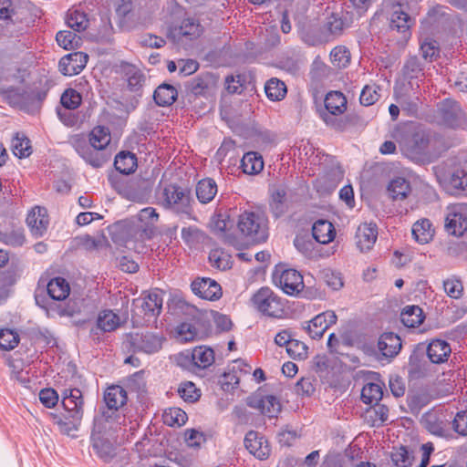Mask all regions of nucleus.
Segmentation results:
<instances>
[{
  "label": "nucleus",
  "mask_w": 467,
  "mask_h": 467,
  "mask_svg": "<svg viewBox=\"0 0 467 467\" xmlns=\"http://www.w3.org/2000/svg\"><path fill=\"white\" fill-rule=\"evenodd\" d=\"M110 142V133L108 128L103 126L95 127L89 133V143L85 140L76 139L73 142L78 154L92 167L99 168L106 161L104 153L99 152Z\"/></svg>",
  "instance_id": "1"
},
{
  "label": "nucleus",
  "mask_w": 467,
  "mask_h": 467,
  "mask_svg": "<svg viewBox=\"0 0 467 467\" xmlns=\"http://www.w3.org/2000/svg\"><path fill=\"white\" fill-rule=\"evenodd\" d=\"M236 229L246 243H262L268 238V221L258 212L244 211L239 214Z\"/></svg>",
  "instance_id": "2"
},
{
  "label": "nucleus",
  "mask_w": 467,
  "mask_h": 467,
  "mask_svg": "<svg viewBox=\"0 0 467 467\" xmlns=\"http://www.w3.org/2000/svg\"><path fill=\"white\" fill-rule=\"evenodd\" d=\"M252 306L265 316L280 318L285 315V302L269 287H261L251 298Z\"/></svg>",
  "instance_id": "3"
},
{
  "label": "nucleus",
  "mask_w": 467,
  "mask_h": 467,
  "mask_svg": "<svg viewBox=\"0 0 467 467\" xmlns=\"http://www.w3.org/2000/svg\"><path fill=\"white\" fill-rule=\"evenodd\" d=\"M159 202L165 209L176 213L190 214L192 211L190 193L180 186H165L158 196Z\"/></svg>",
  "instance_id": "4"
},
{
  "label": "nucleus",
  "mask_w": 467,
  "mask_h": 467,
  "mask_svg": "<svg viewBox=\"0 0 467 467\" xmlns=\"http://www.w3.org/2000/svg\"><path fill=\"white\" fill-rule=\"evenodd\" d=\"M435 119L440 125L448 128H467L466 114L459 103L452 99H445L440 103Z\"/></svg>",
  "instance_id": "5"
},
{
  "label": "nucleus",
  "mask_w": 467,
  "mask_h": 467,
  "mask_svg": "<svg viewBox=\"0 0 467 467\" xmlns=\"http://www.w3.org/2000/svg\"><path fill=\"white\" fill-rule=\"evenodd\" d=\"M419 0H397L392 5L390 15V28L398 32L403 33L404 37L410 35V28L414 21L408 14Z\"/></svg>",
  "instance_id": "6"
},
{
  "label": "nucleus",
  "mask_w": 467,
  "mask_h": 467,
  "mask_svg": "<svg viewBox=\"0 0 467 467\" xmlns=\"http://www.w3.org/2000/svg\"><path fill=\"white\" fill-rule=\"evenodd\" d=\"M273 281L289 296L298 295L305 286L303 276L295 269H275Z\"/></svg>",
  "instance_id": "7"
},
{
  "label": "nucleus",
  "mask_w": 467,
  "mask_h": 467,
  "mask_svg": "<svg viewBox=\"0 0 467 467\" xmlns=\"http://www.w3.org/2000/svg\"><path fill=\"white\" fill-rule=\"evenodd\" d=\"M445 228L450 234L461 236L467 230V206L456 204L448 208Z\"/></svg>",
  "instance_id": "8"
},
{
  "label": "nucleus",
  "mask_w": 467,
  "mask_h": 467,
  "mask_svg": "<svg viewBox=\"0 0 467 467\" xmlns=\"http://www.w3.org/2000/svg\"><path fill=\"white\" fill-rule=\"evenodd\" d=\"M246 403L250 408L257 410L269 418L275 417L281 410V403L275 396L263 395L262 392H255L249 396Z\"/></svg>",
  "instance_id": "9"
},
{
  "label": "nucleus",
  "mask_w": 467,
  "mask_h": 467,
  "mask_svg": "<svg viewBox=\"0 0 467 467\" xmlns=\"http://www.w3.org/2000/svg\"><path fill=\"white\" fill-rule=\"evenodd\" d=\"M429 137L424 131L409 133L400 140L401 150L411 159L420 157L425 153L429 145Z\"/></svg>",
  "instance_id": "10"
},
{
  "label": "nucleus",
  "mask_w": 467,
  "mask_h": 467,
  "mask_svg": "<svg viewBox=\"0 0 467 467\" xmlns=\"http://www.w3.org/2000/svg\"><path fill=\"white\" fill-rule=\"evenodd\" d=\"M26 224L33 236L36 238L42 237L47 233L49 225L47 209L41 206L32 208L27 213Z\"/></svg>",
  "instance_id": "11"
},
{
  "label": "nucleus",
  "mask_w": 467,
  "mask_h": 467,
  "mask_svg": "<svg viewBox=\"0 0 467 467\" xmlns=\"http://www.w3.org/2000/svg\"><path fill=\"white\" fill-rule=\"evenodd\" d=\"M434 172L441 184L462 190L467 188V171L463 169L457 168L452 171H448L445 166L439 165L434 168Z\"/></svg>",
  "instance_id": "12"
},
{
  "label": "nucleus",
  "mask_w": 467,
  "mask_h": 467,
  "mask_svg": "<svg viewBox=\"0 0 467 467\" xmlns=\"http://www.w3.org/2000/svg\"><path fill=\"white\" fill-rule=\"evenodd\" d=\"M88 56L83 52H75L63 57L58 64L60 72L65 76L78 75L86 67Z\"/></svg>",
  "instance_id": "13"
},
{
  "label": "nucleus",
  "mask_w": 467,
  "mask_h": 467,
  "mask_svg": "<svg viewBox=\"0 0 467 467\" xmlns=\"http://www.w3.org/2000/svg\"><path fill=\"white\" fill-rule=\"evenodd\" d=\"M378 238V227L372 223H361L356 232L355 241L360 252L369 251Z\"/></svg>",
  "instance_id": "14"
},
{
  "label": "nucleus",
  "mask_w": 467,
  "mask_h": 467,
  "mask_svg": "<svg viewBox=\"0 0 467 467\" xmlns=\"http://www.w3.org/2000/svg\"><path fill=\"white\" fill-rule=\"evenodd\" d=\"M337 317L334 311H326L317 315L307 325L306 329L309 336L317 339L320 338L326 330L336 324Z\"/></svg>",
  "instance_id": "15"
},
{
  "label": "nucleus",
  "mask_w": 467,
  "mask_h": 467,
  "mask_svg": "<svg viewBox=\"0 0 467 467\" xmlns=\"http://www.w3.org/2000/svg\"><path fill=\"white\" fill-rule=\"evenodd\" d=\"M192 292L206 300H217L222 296L221 285L211 278H202L192 283Z\"/></svg>",
  "instance_id": "16"
},
{
  "label": "nucleus",
  "mask_w": 467,
  "mask_h": 467,
  "mask_svg": "<svg viewBox=\"0 0 467 467\" xmlns=\"http://www.w3.org/2000/svg\"><path fill=\"white\" fill-rule=\"evenodd\" d=\"M203 33V26L200 21L195 17L184 18L178 27L172 31L174 37L179 40H194L202 36Z\"/></svg>",
  "instance_id": "17"
},
{
  "label": "nucleus",
  "mask_w": 467,
  "mask_h": 467,
  "mask_svg": "<svg viewBox=\"0 0 467 467\" xmlns=\"http://www.w3.org/2000/svg\"><path fill=\"white\" fill-rule=\"evenodd\" d=\"M234 223L230 217L225 213H219L212 217L210 228L212 232L219 238L233 244L235 235L233 232Z\"/></svg>",
  "instance_id": "18"
},
{
  "label": "nucleus",
  "mask_w": 467,
  "mask_h": 467,
  "mask_svg": "<svg viewBox=\"0 0 467 467\" xmlns=\"http://www.w3.org/2000/svg\"><path fill=\"white\" fill-rule=\"evenodd\" d=\"M244 446L251 454L259 460H265L270 455L268 441L259 436L256 431H250L246 433Z\"/></svg>",
  "instance_id": "19"
},
{
  "label": "nucleus",
  "mask_w": 467,
  "mask_h": 467,
  "mask_svg": "<svg viewBox=\"0 0 467 467\" xmlns=\"http://www.w3.org/2000/svg\"><path fill=\"white\" fill-rule=\"evenodd\" d=\"M131 344L136 351L151 354L161 348V338L151 333L131 336Z\"/></svg>",
  "instance_id": "20"
},
{
  "label": "nucleus",
  "mask_w": 467,
  "mask_h": 467,
  "mask_svg": "<svg viewBox=\"0 0 467 467\" xmlns=\"http://www.w3.org/2000/svg\"><path fill=\"white\" fill-rule=\"evenodd\" d=\"M451 353L450 344L442 339H432L427 348V356L431 363H445Z\"/></svg>",
  "instance_id": "21"
},
{
  "label": "nucleus",
  "mask_w": 467,
  "mask_h": 467,
  "mask_svg": "<svg viewBox=\"0 0 467 467\" xmlns=\"http://www.w3.org/2000/svg\"><path fill=\"white\" fill-rule=\"evenodd\" d=\"M410 182L404 177L397 176L392 178L387 186L388 196L393 201H403L411 193Z\"/></svg>",
  "instance_id": "22"
},
{
  "label": "nucleus",
  "mask_w": 467,
  "mask_h": 467,
  "mask_svg": "<svg viewBox=\"0 0 467 467\" xmlns=\"http://www.w3.org/2000/svg\"><path fill=\"white\" fill-rule=\"evenodd\" d=\"M337 232L332 224L327 220H317L312 226L313 238L321 244H327L331 243L336 237Z\"/></svg>",
  "instance_id": "23"
},
{
  "label": "nucleus",
  "mask_w": 467,
  "mask_h": 467,
  "mask_svg": "<svg viewBox=\"0 0 467 467\" xmlns=\"http://www.w3.org/2000/svg\"><path fill=\"white\" fill-rule=\"evenodd\" d=\"M82 418V412L78 410L74 413H68V415L64 417H56V423L61 433L74 437L75 432L78 431Z\"/></svg>",
  "instance_id": "24"
},
{
  "label": "nucleus",
  "mask_w": 467,
  "mask_h": 467,
  "mask_svg": "<svg viewBox=\"0 0 467 467\" xmlns=\"http://www.w3.org/2000/svg\"><path fill=\"white\" fill-rule=\"evenodd\" d=\"M378 348L383 356L392 358L400 350L401 340L394 333H384L379 339Z\"/></svg>",
  "instance_id": "25"
},
{
  "label": "nucleus",
  "mask_w": 467,
  "mask_h": 467,
  "mask_svg": "<svg viewBox=\"0 0 467 467\" xmlns=\"http://www.w3.org/2000/svg\"><path fill=\"white\" fill-rule=\"evenodd\" d=\"M62 405L68 413H74L78 410L83 413L84 400L80 389H64L62 392Z\"/></svg>",
  "instance_id": "26"
},
{
  "label": "nucleus",
  "mask_w": 467,
  "mask_h": 467,
  "mask_svg": "<svg viewBox=\"0 0 467 467\" xmlns=\"http://www.w3.org/2000/svg\"><path fill=\"white\" fill-rule=\"evenodd\" d=\"M411 233L416 242L424 244L431 241L435 230L429 219L422 218L413 223Z\"/></svg>",
  "instance_id": "27"
},
{
  "label": "nucleus",
  "mask_w": 467,
  "mask_h": 467,
  "mask_svg": "<svg viewBox=\"0 0 467 467\" xmlns=\"http://www.w3.org/2000/svg\"><path fill=\"white\" fill-rule=\"evenodd\" d=\"M47 290L52 300L62 301L68 296L70 287L66 279L55 277L48 282Z\"/></svg>",
  "instance_id": "28"
},
{
  "label": "nucleus",
  "mask_w": 467,
  "mask_h": 467,
  "mask_svg": "<svg viewBox=\"0 0 467 467\" xmlns=\"http://www.w3.org/2000/svg\"><path fill=\"white\" fill-rule=\"evenodd\" d=\"M140 308L145 316L155 317L160 315L162 308V297L157 292H150L143 297L140 303Z\"/></svg>",
  "instance_id": "29"
},
{
  "label": "nucleus",
  "mask_w": 467,
  "mask_h": 467,
  "mask_svg": "<svg viewBox=\"0 0 467 467\" xmlns=\"http://www.w3.org/2000/svg\"><path fill=\"white\" fill-rule=\"evenodd\" d=\"M217 192L216 182L210 178L201 180L196 185V196L202 203L213 201Z\"/></svg>",
  "instance_id": "30"
},
{
  "label": "nucleus",
  "mask_w": 467,
  "mask_h": 467,
  "mask_svg": "<svg viewBox=\"0 0 467 467\" xmlns=\"http://www.w3.org/2000/svg\"><path fill=\"white\" fill-rule=\"evenodd\" d=\"M104 400L109 409L118 410L126 403L127 393L120 386H111L107 389Z\"/></svg>",
  "instance_id": "31"
},
{
  "label": "nucleus",
  "mask_w": 467,
  "mask_h": 467,
  "mask_svg": "<svg viewBox=\"0 0 467 467\" xmlns=\"http://www.w3.org/2000/svg\"><path fill=\"white\" fill-rule=\"evenodd\" d=\"M325 107L332 115H340L347 109V99L339 91H330L325 99Z\"/></svg>",
  "instance_id": "32"
},
{
  "label": "nucleus",
  "mask_w": 467,
  "mask_h": 467,
  "mask_svg": "<svg viewBox=\"0 0 467 467\" xmlns=\"http://www.w3.org/2000/svg\"><path fill=\"white\" fill-rule=\"evenodd\" d=\"M91 441L93 450L104 462H109L113 458L114 447L106 437L91 436Z\"/></svg>",
  "instance_id": "33"
},
{
  "label": "nucleus",
  "mask_w": 467,
  "mask_h": 467,
  "mask_svg": "<svg viewBox=\"0 0 467 467\" xmlns=\"http://www.w3.org/2000/svg\"><path fill=\"white\" fill-rule=\"evenodd\" d=\"M178 96L177 89L170 84H161L154 91V100L159 106L171 105Z\"/></svg>",
  "instance_id": "34"
},
{
  "label": "nucleus",
  "mask_w": 467,
  "mask_h": 467,
  "mask_svg": "<svg viewBox=\"0 0 467 467\" xmlns=\"http://www.w3.org/2000/svg\"><path fill=\"white\" fill-rule=\"evenodd\" d=\"M241 167L244 173L257 174L264 169L263 158L257 152H247L242 159Z\"/></svg>",
  "instance_id": "35"
},
{
  "label": "nucleus",
  "mask_w": 467,
  "mask_h": 467,
  "mask_svg": "<svg viewBox=\"0 0 467 467\" xmlns=\"http://www.w3.org/2000/svg\"><path fill=\"white\" fill-rule=\"evenodd\" d=\"M193 364L200 368H206L214 362V352L205 346L196 347L192 353Z\"/></svg>",
  "instance_id": "36"
},
{
  "label": "nucleus",
  "mask_w": 467,
  "mask_h": 467,
  "mask_svg": "<svg viewBox=\"0 0 467 467\" xmlns=\"http://www.w3.org/2000/svg\"><path fill=\"white\" fill-rule=\"evenodd\" d=\"M400 317L402 323L408 327H416L424 320L422 309L418 306H406L402 310Z\"/></svg>",
  "instance_id": "37"
},
{
  "label": "nucleus",
  "mask_w": 467,
  "mask_h": 467,
  "mask_svg": "<svg viewBox=\"0 0 467 467\" xmlns=\"http://www.w3.org/2000/svg\"><path fill=\"white\" fill-rule=\"evenodd\" d=\"M114 166L120 173L130 174L133 172L137 167V159L133 153L119 152L115 157Z\"/></svg>",
  "instance_id": "38"
},
{
  "label": "nucleus",
  "mask_w": 467,
  "mask_h": 467,
  "mask_svg": "<svg viewBox=\"0 0 467 467\" xmlns=\"http://www.w3.org/2000/svg\"><path fill=\"white\" fill-rule=\"evenodd\" d=\"M120 324V319L118 315H116L111 310H104L99 313L97 325L99 329L104 332H111L118 328Z\"/></svg>",
  "instance_id": "39"
},
{
  "label": "nucleus",
  "mask_w": 467,
  "mask_h": 467,
  "mask_svg": "<svg viewBox=\"0 0 467 467\" xmlns=\"http://www.w3.org/2000/svg\"><path fill=\"white\" fill-rule=\"evenodd\" d=\"M215 84L214 78L210 74H205L193 78L190 83V90L194 95H204Z\"/></svg>",
  "instance_id": "40"
},
{
  "label": "nucleus",
  "mask_w": 467,
  "mask_h": 467,
  "mask_svg": "<svg viewBox=\"0 0 467 467\" xmlns=\"http://www.w3.org/2000/svg\"><path fill=\"white\" fill-rule=\"evenodd\" d=\"M265 90L269 99L277 101L285 98L286 86L283 81L277 78H271L266 82Z\"/></svg>",
  "instance_id": "41"
},
{
  "label": "nucleus",
  "mask_w": 467,
  "mask_h": 467,
  "mask_svg": "<svg viewBox=\"0 0 467 467\" xmlns=\"http://www.w3.org/2000/svg\"><path fill=\"white\" fill-rule=\"evenodd\" d=\"M67 25L77 32H82L88 26L87 15L78 10H69L66 18Z\"/></svg>",
  "instance_id": "42"
},
{
  "label": "nucleus",
  "mask_w": 467,
  "mask_h": 467,
  "mask_svg": "<svg viewBox=\"0 0 467 467\" xmlns=\"http://www.w3.org/2000/svg\"><path fill=\"white\" fill-rule=\"evenodd\" d=\"M383 396L382 387L379 383H367L361 391V400L367 404H377Z\"/></svg>",
  "instance_id": "43"
},
{
  "label": "nucleus",
  "mask_w": 467,
  "mask_h": 467,
  "mask_svg": "<svg viewBox=\"0 0 467 467\" xmlns=\"http://www.w3.org/2000/svg\"><path fill=\"white\" fill-rule=\"evenodd\" d=\"M209 261L213 267L226 270L232 266L231 255L222 249L216 248L210 252Z\"/></svg>",
  "instance_id": "44"
},
{
  "label": "nucleus",
  "mask_w": 467,
  "mask_h": 467,
  "mask_svg": "<svg viewBox=\"0 0 467 467\" xmlns=\"http://www.w3.org/2000/svg\"><path fill=\"white\" fill-rule=\"evenodd\" d=\"M294 244L298 252L307 258H316L317 252L316 251V244L307 235H296Z\"/></svg>",
  "instance_id": "45"
},
{
  "label": "nucleus",
  "mask_w": 467,
  "mask_h": 467,
  "mask_svg": "<svg viewBox=\"0 0 467 467\" xmlns=\"http://www.w3.org/2000/svg\"><path fill=\"white\" fill-rule=\"evenodd\" d=\"M403 77L406 79L419 78L423 75V67L420 59L416 57H409L402 68Z\"/></svg>",
  "instance_id": "46"
},
{
  "label": "nucleus",
  "mask_w": 467,
  "mask_h": 467,
  "mask_svg": "<svg viewBox=\"0 0 467 467\" xmlns=\"http://www.w3.org/2000/svg\"><path fill=\"white\" fill-rule=\"evenodd\" d=\"M162 419L168 426H182L187 420V414L180 408H169L164 410Z\"/></svg>",
  "instance_id": "47"
},
{
  "label": "nucleus",
  "mask_w": 467,
  "mask_h": 467,
  "mask_svg": "<svg viewBox=\"0 0 467 467\" xmlns=\"http://www.w3.org/2000/svg\"><path fill=\"white\" fill-rule=\"evenodd\" d=\"M420 51L425 60L432 61L439 56L440 49L435 40L428 36H420Z\"/></svg>",
  "instance_id": "48"
},
{
  "label": "nucleus",
  "mask_w": 467,
  "mask_h": 467,
  "mask_svg": "<svg viewBox=\"0 0 467 467\" xmlns=\"http://www.w3.org/2000/svg\"><path fill=\"white\" fill-rule=\"evenodd\" d=\"M12 150L19 158L28 157L32 153L30 140L25 135L17 133L12 140Z\"/></svg>",
  "instance_id": "49"
},
{
  "label": "nucleus",
  "mask_w": 467,
  "mask_h": 467,
  "mask_svg": "<svg viewBox=\"0 0 467 467\" xmlns=\"http://www.w3.org/2000/svg\"><path fill=\"white\" fill-rule=\"evenodd\" d=\"M56 40L64 49H76L80 46L81 38L71 31H59L57 34Z\"/></svg>",
  "instance_id": "50"
},
{
  "label": "nucleus",
  "mask_w": 467,
  "mask_h": 467,
  "mask_svg": "<svg viewBox=\"0 0 467 467\" xmlns=\"http://www.w3.org/2000/svg\"><path fill=\"white\" fill-rule=\"evenodd\" d=\"M330 61L335 67L344 68L350 62V53L345 47L337 46L330 52Z\"/></svg>",
  "instance_id": "51"
},
{
  "label": "nucleus",
  "mask_w": 467,
  "mask_h": 467,
  "mask_svg": "<svg viewBox=\"0 0 467 467\" xmlns=\"http://www.w3.org/2000/svg\"><path fill=\"white\" fill-rule=\"evenodd\" d=\"M286 202V190L284 187H277L272 192L271 207L276 216L285 212Z\"/></svg>",
  "instance_id": "52"
},
{
  "label": "nucleus",
  "mask_w": 467,
  "mask_h": 467,
  "mask_svg": "<svg viewBox=\"0 0 467 467\" xmlns=\"http://www.w3.org/2000/svg\"><path fill=\"white\" fill-rule=\"evenodd\" d=\"M159 219V214L156 210L152 207H147L142 209L138 214V221L141 223L138 227L143 229V232L152 226Z\"/></svg>",
  "instance_id": "53"
},
{
  "label": "nucleus",
  "mask_w": 467,
  "mask_h": 467,
  "mask_svg": "<svg viewBox=\"0 0 467 467\" xmlns=\"http://www.w3.org/2000/svg\"><path fill=\"white\" fill-rule=\"evenodd\" d=\"M379 87L376 84L366 85L360 94V103L364 106H371L377 102L380 97L379 93Z\"/></svg>",
  "instance_id": "54"
},
{
  "label": "nucleus",
  "mask_w": 467,
  "mask_h": 467,
  "mask_svg": "<svg viewBox=\"0 0 467 467\" xmlns=\"http://www.w3.org/2000/svg\"><path fill=\"white\" fill-rule=\"evenodd\" d=\"M391 460L397 467H410L413 457L405 447H400L391 452Z\"/></svg>",
  "instance_id": "55"
},
{
  "label": "nucleus",
  "mask_w": 467,
  "mask_h": 467,
  "mask_svg": "<svg viewBox=\"0 0 467 467\" xmlns=\"http://www.w3.org/2000/svg\"><path fill=\"white\" fill-rule=\"evenodd\" d=\"M397 102L403 111H406L409 115H412L418 110L420 99L417 96L397 94Z\"/></svg>",
  "instance_id": "56"
},
{
  "label": "nucleus",
  "mask_w": 467,
  "mask_h": 467,
  "mask_svg": "<svg viewBox=\"0 0 467 467\" xmlns=\"http://www.w3.org/2000/svg\"><path fill=\"white\" fill-rule=\"evenodd\" d=\"M19 336L11 329L0 330V348L3 350H12L19 343Z\"/></svg>",
  "instance_id": "57"
},
{
  "label": "nucleus",
  "mask_w": 467,
  "mask_h": 467,
  "mask_svg": "<svg viewBox=\"0 0 467 467\" xmlns=\"http://www.w3.org/2000/svg\"><path fill=\"white\" fill-rule=\"evenodd\" d=\"M443 289L447 296L453 299H459L463 293V285L460 279L451 277L443 281Z\"/></svg>",
  "instance_id": "58"
},
{
  "label": "nucleus",
  "mask_w": 467,
  "mask_h": 467,
  "mask_svg": "<svg viewBox=\"0 0 467 467\" xmlns=\"http://www.w3.org/2000/svg\"><path fill=\"white\" fill-rule=\"evenodd\" d=\"M449 10L446 6L437 5L431 8L426 19V22L430 25H439L446 23L449 20V14L447 13Z\"/></svg>",
  "instance_id": "59"
},
{
  "label": "nucleus",
  "mask_w": 467,
  "mask_h": 467,
  "mask_svg": "<svg viewBox=\"0 0 467 467\" xmlns=\"http://www.w3.org/2000/svg\"><path fill=\"white\" fill-rule=\"evenodd\" d=\"M178 393L185 401L188 402H194L201 396L200 390L197 389L195 385L191 381L182 383L178 389Z\"/></svg>",
  "instance_id": "60"
},
{
  "label": "nucleus",
  "mask_w": 467,
  "mask_h": 467,
  "mask_svg": "<svg viewBox=\"0 0 467 467\" xmlns=\"http://www.w3.org/2000/svg\"><path fill=\"white\" fill-rule=\"evenodd\" d=\"M1 240L11 246H21L26 241L24 230L21 228L13 229L10 232L2 234Z\"/></svg>",
  "instance_id": "61"
},
{
  "label": "nucleus",
  "mask_w": 467,
  "mask_h": 467,
  "mask_svg": "<svg viewBox=\"0 0 467 467\" xmlns=\"http://www.w3.org/2000/svg\"><path fill=\"white\" fill-rule=\"evenodd\" d=\"M61 104L67 109H75L81 103V96L74 89H67L61 96Z\"/></svg>",
  "instance_id": "62"
},
{
  "label": "nucleus",
  "mask_w": 467,
  "mask_h": 467,
  "mask_svg": "<svg viewBox=\"0 0 467 467\" xmlns=\"http://www.w3.org/2000/svg\"><path fill=\"white\" fill-rule=\"evenodd\" d=\"M111 429V425L109 421L108 417L105 414L98 415L94 418V426L91 436L105 437V435Z\"/></svg>",
  "instance_id": "63"
},
{
  "label": "nucleus",
  "mask_w": 467,
  "mask_h": 467,
  "mask_svg": "<svg viewBox=\"0 0 467 467\" xmlns=\"http://www.w3.org/2000/svg\"><path fill=\"white\" fill-rule=\"evenodd\" d=\"M453 430L462 436H467V409L459 411L452 420Z\"/></svg>",
  "instance_id": "64"
}]
</instances>
